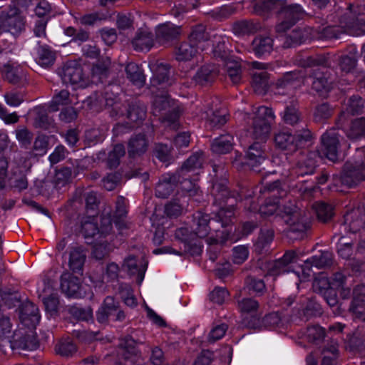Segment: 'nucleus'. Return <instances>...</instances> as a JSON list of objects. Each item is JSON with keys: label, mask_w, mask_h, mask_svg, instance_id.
I'll use <instances>...</instances> for the list:
<instances>
[{"label": "nucleus", "mask_w": 365, "mask_h": 365, "mask_svg": "<svg viewBox=\"0 0 365 365\" xmlns=\"http://www.w3.org/2000/svg\"><path fill=\"white\" fill-rule=\"evenodd\" d=\"M347 135L353 139L365 135V118L354 120L347 132Z\"/></svg>", "instance_id": "obj_45"}, {"label": "nucleus", "mask_w": 365, "mask_h": 365, "mask_svg": "<svg viewBox=\"0 0 365 365\" xmlns=\"http://www.w3.org/2000/svg\"><path fill=\"white\" fill-rule=\"evenodd\" d=\"M322 152L332 162L338 160L340 147L339 135L335 129L327 130L321 137Z\"/></svg>", "instance_id": "obj_11"}, {"label": "nucleus", "mask_w": 365, "mask_h": 365, "mask_svg": "<svg viewBox=\"0 0 365 365\" xmlns=\"http://www.w3.org/2000/svg\"><path fill=\"white\" fill-rule=\"evenodd\" d=\"M311 138V132L308 129H303L294 135L282 131L275 135L274 143L279 148L292 152L304 143L309 141Z\"/></svg>", "instance_id": "obj_7"}, {"label": "nucleus", "mask_w": 365, "mask_h": 365, "mask_svg": "<svg viewBox=\"0 0 365 365\" xmlns=\"http://www.w3.org/2000/svg\"><path fill=\"white\" fill-rule=\"evenodd\" d=\"M146 115V108L143 104L135 103L129 106L127 111V118L132 123L142 122Z\"/></svg>", "instance_id": "obj_37"}, {"label": "nucleus", "mask_w": 365, "mask_h": 365, "mask_svg": "<svg viewBox=\"0 0 365 365\" xmlns=\"http://www.w3.org/2000/svg\"><path fill=\"white\" fill-rule=\"evenodd\" d=\"M274 232L272 230H263L261 231L260 235L256 243L257 248L260 250L264 248L273 240Z\"/></svg>", "instance_id": "obj_64"}, {"label": "nucleus", "mask_w": 365, "mask_h": 365, "mask_svg": "<svg viewBox=\"0 0 365 365\" xmlns=\"http://www.w3.org/2000/svg\"><path fill=\"white\" fill-rule=\"evenodd\" d=\"M296 253L294 251L285 252L283 257L274 262L269 269L271 275L277 276L290 271V264L295 261Z\"/></svg>", "instance_id": "obj_21"}, {"label": "nucleus", "mask_w": 365, "mask_h": 365, "mask_svg": "<svg viewBox=\"0 0 365 365\" xmlns=\"http://www.w3.org/2000/svg\"><path fill=\"white\" fill-rule=\"evenodd\" d=\"M327 26L322 28L317 36L319 39L338 38L341 34L347 32L351 35L365 34V8L351 6L345 11L339 9L336 14L327 16Z\"/></svg>", "instance_id": "obj_1"}, {"label": "nucleus", "mask_w": 365, "mask_h": 365, "mask_svg": "<svg viewBox=\"0 0 365 365\" xmlns=\"http://www.w3.org/2000/svg\"><path fill=\"white\" fill-rule=\"evenodd\" d=\"M331 287L330 281L324 276H319L313 282L312 288L315 292L322 294Z\"/></svg>", "instance_id": "obj_59"}, {"label": "nucleus", "mask_w": 365, "mask_h": 365, "mask_svg": "<svg viewBox=\"0 0 365 365\" xmlns=\"http://www.w3.org/2000/svg\"><path fill=\"white\" fill-rule=\"evenodd\" d=\"M3 77L12 84H18L26 80V73L23 68L16 62H8L1 68Z\"/></svg>", "instance_id": "obj_17"}, {"label": "nucleus", "mask_w": 365, "mask_h": 365, "mask_svg": "<svg viewBox=\"0 0 365 365\" xmlns=\"http://www.w3.org/2000/svg\"><path fill=\"white\" fill-rule=\"evenodd\" d=\"M217 74L218 70L215 65H205L197 71L193 79L196 83L204 85L213 81Z\"/></svg>", "instance_id": "obj_30"}, {"label": "nucleus", "mask_w": 365, "mask_h": 365, "mask_svg": "<svg viewBox=\"0 0 365 365\" xmlns=\"http://www.w3.org/2000/svg\"><path fill=\"white\" fill-rule=\"evenodd\" d=\"M132 45L136 51H149L154 45V40L150 32L139 30L132 41Z\"/></svg>", "instance_id": "obj_24"}, {"label": "nucleus", "mask_w": 365, "mask_h": 365, "mask_svg": "<svg viewBox=\"0 0 365 365\" xmlns=\"http://www.w3.org/2000/svg\"><path fill=\"white\" fill-rule=\"evenodd\" d=\"M333 255L331 252L324 251L319 255H315L306 261L307 264L318 268L329 267L332 263Z\"/></svg>", "instance_id": "obj_41"}, {"label": "nucleus", "mask_w": 365, "mask_h": 365, "mask_svg": "<svg viewBox=\"0 0 365 365\" xmlns=\"http://www.w3.org/2000/svg\"><path fill=\"white\" fill-rule=\"evenodd\" d=\"M203 158L202 153H195L190 156L182 166L180 173L184 175L186 172L194 171L201 167Z\"/></svg>", "instance_id": "obj_48"}, {"label": "nucleus", "mask_w": 365, "mask_h": 365, "mask_svg": "<svg viewBox=\"0 0 365 365\" xmlns=\"http://www.w3.org/2000/svg\"><path fill=\"white\" fill-rule=\"evenodd\" d=\"M365 180V163L355 165L346 163L341 177V183L349 187L357 185Z\"/></svg>", "instance_id": "obj_12"}, {"label": "nucleus", "mask_w": 365, "mask_h": 365, "mask_svg": "<svg viewBox=\"0 0 365 365\" xmlns=\"http://www.w3.org/2000/svg\"><path fill=\"white\" fill-rule=\"evenodd\" d=\"M86 260V255L79 247H71L69 254L68 265L74 272H80Z\"/></svg>", "instance_id": "obj_32"}, {"label": "nucleus", "mask_w": 365, "mask_h": 365, "mask_svg": "<svg viewBox=\"0 0 365 365\" xmlns=\"http://www.w3.org/2000/svg\"><path fill=\"white\" fill-rule=\"evenodd\" d=\"M38 63L43 66H48L54 63L55 53L46 46H41L38 51Z\"/></svg>", "instance_id": "obj_44"}, {"label": "nucleus", "mask_w": 365, "mask_h": 365, "mask_svg": "<svg viewBox=\"0 0 365 365\" xmlns=\"http://www.w3.org/2000/svg\"><path fill=\"white\" fill-rule=\"evenodd\" d=\"M213 53L215 57L220 58L224 62L226 73L233 84H238L242 81V68L240 59L231 55L225 49V41H219L215 46Z\"/></svg>", "instance_id": "obj_6"}, {"label": "nucleus", "mask_w": 365, "mask_h": 365, "mask_svg": "<svg viewBox=\"0 0 365 365\" xmlns=\"http://www.w3.org/2000/svg\"><path fill=\"white\" fill-rule=\"evenodd\" d=\"M238 308L243 314H255L258 308L259 303L252 298H243L238 301Z\"/></svg>", "instance_id": "obj_51"}, {"label": "nucleus", "mask_w": 365, "mask_h": 365, "mask_svg": "<svg viewBox=\"0 0 365 365\" xmlns=\"http://www.w3.org/2000/svg\"><path fill=\"white\" fill-rule=\"evenodd\" d=\"M233 138L229 134L222 135L214 140L212 143V150L218 154H225L230 152L232 148Z\"/></svg>", "instance_id": "obj_33"}, {"label": "nucleus", "mask_w": 365, "mask_h": 365, "mask_svg": "<svg viewBox=\"0 0 365 365\" xmlns=\"http://www.w3.org/2000/svg\"><path fill=\"white\" fill-rule=\"evenodd\" d=\"M332 109L329 104L324 103L318 105L314 113L315 121L321 122L329 118L332 115Z\"/></svg>", "instance_id": "obj_55"}, {"label": "nucleus", "mask_w": 365, "mask_h": 365, "mask_svg": "<svg viewBox=\"0 0 365 365\" xmlns=\"http://www.w3.org/2000/svg\"><path fill=\"white\" fill-rule=\"evenodd\" d=\"M316 153H310L308 155L307 160L303 163H300L297 168L296 173L299 175L314 173L315 168L317 166V161L314 160V157H316Z\"/></svg>", "instance_id": "obj_43"}, {"label": "nucleus", "mask_w": 365, "mask_h": 365, "mask_svg": "<svg viewBox=\"0 0 365 365\" xmlns=\"http://www.w3.org/2000/svg\"><path fill=\"white\" fill-rule=\"evenodd\" d=\"M365 285H357L353 290V300L349 311L359 319L365 320Z\"/></svg>", "instance_id": "obj_16"}, {"label": "nucleus", "mask_w": 365, "mask_h": 365, "mask_svg": "<svg viewBox=\"0 0 365 365\" xmlns=\"http://www.w3.org/2000/svg\"><path fill=\"white\" fill-rule=\"evenodd\" d=\"M284 212L287 216L285 222L290 225L288 231L289 236L292 237V234H297L295 238L301 237L309 227L308 217H304L297 207L285 210Z\"/></svg>", "instance_id": "obj_9"}, {"label": "nucleus", "mask_w": 365, "mask_h": 365, "mask_svg": "<svg viewBox=\"0 0 365 365\" xmlns=\"http://www.w3.org/2000/svg\"><path fill=\"white\" fill-rule=\"evenodd\" d=\"M198 48L190 40L183 42L176 51V58L178 61H190L197 53Z\"/></svg>", "instance_id": "obj_34"}, {"label": "nucleus", "mask_w": 365, "mask_h": 365, "mask_svg": "<svg viewBox=\"0 0 365 365\" xmlns=\"http://www.w3.org/2000/svg\"><path fill=\"white\" fill-rule=\"evenodd\" d=\"M148 142L145 135L138 134L133 136L128 142V154L130 157L140 155L145 153Z\"/></svg>", "instance_id": "obj_27"}, {"label": "nucleus", "mask_w": 365, "mask_h": 365, "mask_svg": "<svg viewBox=\"0 0 365 365\" xmlns=\"http://www.w3.org/2000/svg\"><path fill=\"white\" fill-rule=\"evenodd\" d=\"M207 122L211 127L220 128L227 122L225 113L220 110L207 113Z\"/></svg>", "instance_id": "obj_56"}, {"label": "nucleus", "mask_w": 365, "mask_h": 365, "mask_svg": "<svg viewBox=\"0 0 365 365\" xmlns=\"http://www.w3.org/2000/svg\"><path fill=\"white\" fill-rule=\"evenodd\" d=\"M324 336V329L318 325H314L307 328L306 336L309 341L318 344L322 341Z\"/></svg>", "instance_id": "obj_52"}, {"label": "nucleus", "mask_w": 365, "mask_h": 365, "mask_svg": "<svg viewBox=\"0 0 365 365\" xmlns=\"http://www.w3.org/2000/svg\"><path fill=\"white\" fill-rule=\"evenodd\" d=\"M284 121L289 125H296L300 120L298 110L294 107H287L283 113Z\"/></svg>", "instance_id": "obj_62"}, {"label": "nucleus", "mask_w": 365, "mask_h": 365, "mask_svg": "<svg viewBox=\"0 0 365 365\" xmlns=\"http://www.w3.org/2000/svg\"><path fill=\"white\" fill-rule=\"evenodd\" d=\"M118 309V302L115 301L113 297L108 296L105 298L103 304L96 314L99 322H106L108 317L113 316Z\"/></svg>", "instance_id": "obj_23"}, {"label": "nucleus", "mask_w": 365, "mask_h": 365, "mask_svg": "<svg viewBox=\"0 0 365 365\" xmlns=\"http://www.w3.org/2000/svg\"><path fill=\"white\" fill-rule=\"evenodd\" d=\"M127 78L135 86L141 87L145 83V77L138 66L135 63H129L125 67Z\"/></svg>", "instance_id": "obj_38"}, {"label": "nucleus", "mask_w": 365, "mask_h": 365, "mask_svg": "<svg viewBox=\"0 0 365 365\" xmlns=\"http://www.w3.org/2000/svg\"><path fill=\"white\" fill-rule=\"evenodd\" d=\"M125 153V147L122 144H117L109 153L107 164L110 168H116L120 163V158Z\"/></svg>", "instance_id": "obj_46"}, {"label": "nucleus", "mask_w": 365, "mask_h": 365, "mask_svg": "<svg viewBox=\"0 0 365 365\" xmlns=\"http://www.w3.org/2000/svg\"><path fill=\"white\" fill-rule=\"evenodd\" d=\"M19 318L24 325L34 329L40 320L38 307L31 302H25L21 307Z\"/></svg>", "instance_id": "obj_15"}, {"label": "nucleus", "mask_w": 365, "mask_h": 365, "mask_svg": "<svg viewBox=\"0 0 365 365\" xmlns=\"http://www.w3.org/2000/svg\"><path fill=\"white\" fill-rule=\"evenodd\" d=\"M25 26L24 18L14 6H10L9 11H1L0 31H8L16 35L21 33Z\"/></svg>", "instance_id": "obj_8"}, {"label": "nucleus", "mask_w": 365, "mask_h": 365, "mask_svg": "<svg viewBox=\"0 0 365 365\" xmlns=\"http://www.w3.org/2000/svg\"><path fill=\"white\" fill-rule=\"evenodd\" d=\"M61 289L68 297L80 298L82 297L79 279L70 273L65 272L61 275Z\"/></svg>", "instance_id": "obj_14"}, {"label": "nucleus", "mask_w": 365, "mask_h": 365, "mask_svg": "<svg viewBox=\"0 0 365 365\" xmlns=\"http://www.w3.org/2000/svg\"><path fill=\"white\" fill-rule=\"evenodd\" d=\"M317 217L322 222H327L332 217V207L324 202H316L312 206Z\"/></svg>", "instance_id": "obj_50"}, {"label": "nucleus", "mask_w": 365, "mask_h": 365, "mask_svg": "<svg viewBox=\"0 0 365 365\" xmlns=\"http://www.w3.org/2000/svg\"><path fill=\"white\" fill-rule=\"evenodd\" d=\"M153 72L151 78V85L153 87L167 83L169 81L170 68L168 64L163 63H155L150 66Z\"/></svg>", "instance_id": "obj_22"}, {"label": "nucleus", "mask_w": 365, "mask_h": 365, "mask_svg": "<svg viewBox=\"0 0 365 365\" xmlns=\"http://www.w3.org/2000/svg\"><path fill=\"white\" fill-rule=\"evenodd\" d=\"M254 9L259 14L279 9V19L282 21L276 26V31L279 33L286 31L304 15V11L299 5L287 6L286 1L282 0H255Z\"/></svg>", "instance_id": "obj_2"}, {"label": "nucleus", "mask_w": 365, "mask_h": 365, "mask_svg": "<svg viewBox=\"0 0 365 365\" xmlns=\"http://www.w3.org/2000/svg\"><path fill=\"white\" fill-rule=\"evenodd\" d=\"M322 365H336L339 356L338 344L336 341L324 347L322 351Z\"/></svg>", "instance_id": "obj_36"}, {"label": "nucleus", "mask_w": 365, "mask_h": 365, "mask_svg": "<svg viewBox=\"0 0 365 365\" xmlns=\"http://www.w3.org/2000/svg\"><path fill=\"white\" fill-rule=\"evenodd\" d=\"M55 350L61 356L68 357L76 352V346L73 342L66 340L56 344Z\"/></svg>", "instance_id": "obj_53"}, {"label": "nucleus", "mask_w": 365, "mask_h": 365, "mask_svg": "<svg viewBox=\"0 0 365 365\" xmlns=\"http://www.w3.org/2000/svg\"><path fill=\"white\" fill-rule=\"evenodd\" d=\"M252 86L256 93L264 94L269 86L267 65L257 61L251 63Z\"/></svg>", "instance_id": "obj_10"}, {"label": "nucleus", "mask_w": 365, "mask_h": 365, "mask_svg": "<svg viewBox=\"0 0 365 365\" xmlns=\"http://www.w3.org/2000/svg\"><path fill=\"white\" fill-rule=\"evenodd\" d=\"M189 40L199 48L204 49V47L200 44L208 40V35L205 33V26L198 25L194 28L190 35Z\"/></svg>", "instance_id": "obj_47"}, {"label": "nucleus", "mask_w": 365, "mask_h": 365, "mask_svg": "<svg viewBox=\"0 0 365 365\" xmlns=\"http://www.w3.org/2000/svg\"><path fill=\"white\" fill-rule=\"evenodd\" d=\"M344 218L342 227L346 232L355 233L359 231L364 225L363 220L360 217V212L358 210L347 212Z\"/></svg>", "instance_id": "obj_28"}, {"label": "nucleus", "mask_w": 365, "mask_h": 365, "mask_svg": "<svg viewBox=\"0 0 365 365\" xmlns=\"http://www.w3.org/2000/svg\"><path fill=\"white\" fill-rule=\"evenodd\" d=\"M306 36L302 29H294L292 34H289L285 41L287 46H292L294 45L300 44L305 41Z\"/></svg>", "instance_id": "obj_60"}, {"label": "nucleus", "mask_w": 365, "mask_h": 365, "mask_svg": "<svg viewBox=\"0 0 365 365\" xmlns=\"http://www.w3.org/2000/svg\"><path fill=\"white\" fill-rule=\"evenodd\" d=\"M148 262L142 259L140 262H138L135 257L129 256L125 259L123 267L131 275H137V281L140 284L145 276V272L147 269Z\"/></svg>", "instance_id": "obj_19"}, {"label": "nucleus", "mask_w": 365, "mask_h": 365, "mask_svg": "<svg viewBox=\"0 0 365 365\" xmlns=\"http://www.w3.org/2000/svg\"><path fill=\"white\" fill-rule=\"evenodd\" d=\"M364 107L362 98L358 96L351 97L347 103L346 111L342 112L340 116V120L345 117L346 113L352 115L359 113Z\"/></svg>", "instance_id": "obj_49"}, {"label": "nucleus", "mask_w": 365, "mask_h": 365, "mask_svg": "<svg viewBox=\"0 0 365 365\" xmlns=\"http://www.w3.org/2000/svg\"><path fill=\"white\" fill-rule=\"evenodd\" d=\"M18 348L23 350H34L38 347L37 339L32 330L26 332L25 334L14 339Z\"/></svg>", "instance_id": "obj_39"}, {"label": "nucleus", "mask_w": 365, "mask_h": 365, "mask_svg": "<svg viewBox=\"0 0 365 365\" xmlns=\"http://www.w3.org/2000/svg\"><path fill=\"white\" fill-rule=\"evenodd\" d=\"M179 175L167 174L162 177L155 187V195L158 197H168L178 186Z\"/></svg>", "instance_id": "obj_18"}, {"label": "nucleus", "mask_w": 365, "mask_h": 365, "mask_svg": "<svg viewBox=\"0 0 365 365\" xmlns=\"http://www.w3.org/2000/svg\"><path fill=\"white\" fill-rule=\"evenodd\" d=\"M249 252L245 246H237L233 248L232 260L235 264H240L248 257Z\"/></svg>", "instance_id": "obj_61"}, {"label": "nucleus", "mask_w": 365, "mask_h": 365, "mask_svg": "<svg viewBox=\"0 0 365 365\" xmlns=\"http://www.w3.org/2000/svg\"><path fill=\"white\" fill-rule=\"evenodd\" d=\"M153 109L154 115H160L165 126L172 129L178 128L179 112L175 103L170 99L167 93L155 97Z\"/></svg>", "instance_id": "obj_5"}, {"label": "nucleus", "mask_w": 365, "mask_h": 365, "mask_svg": "<svg viewBox=\"0 0 365 365\" xmlns=\"http://www.w3.org/2000/svg\"><path fill=\"white\" fill-rule=\"evenodd\" d=\"M112 230V223L110 218L103 217L101 221V228L98 229L93 217H88L81 222V232L85 237H93L97 232H101L102 235L109 233Z\"/></svg>", "instance_id": "obj_13"}, {"label": "nucleus", "mask_w": 365, "mask_h": 365, "mask_svg": "<svg viewBox=\"0 0 365 365\" xmlns=\"http://www.w3.org/2000/svg\"><path fill=\"white\" fill-rule=\"evenodd\" d=\"M140 343L130 336H125L119 344V354L126 360H133L138 353L137 345Z\"/></svg>", "instance_id": "obj_26"}, {"label": "nucleus", "mask_w": 365, "mask_h": 365, "mask_svg": "<svg viewBox=\"0 0 365 365\" xmlns=\"http://www.w3.org/2000/svg\"><path fill=\"white\" fill-rule=\"evenodd\" d=\"M229 297V292L223 287H215L210 294L212 302L222 304Z\"/></svg>", "instance_id": "obj_63"}, {"label": "nucleus", "mask_w": 365, "mask_h": 365, "mask_svg": "<svg viewBox=\"0 0 365 365\" xmlns=\"http://www.w3.org/2000/svg\"><path fill=\"white\" fill-rule=\"evenodd\" d=\"M16 138L21 146L27 148L31 143L33 135L24 127L19 128L15 130Z\"/></svg>", "instance_id": "obj_58"}, {"label": "nucleus", "mask_w": 365, "mask_h": 365, "mask_svg": "<svg viewBox=\"0 0 365 365\" xmlns=\"http://www.w3.org/2000/svg\"><path fill=\"white\" fill-rule=\"evenodd\" d=\"M71 103L69 92L66 90H61L53 96L49 104V108L52 111H57L58 106H66Z\"/></svg>", "instance_id": "obj_42"}, {"label": "nucleus", "mask_w": 365, "mask_h": 365, "mask_svg": "<svg viewBox=\"0 0 365 365\" xmlns=\"http://www.w3.org/2000/svg\"><path fill=\"white\" fill-rule=\"evenodd\" d=\"M273 48V39L269 36L259 35L252 43V49L257 56L269 53Z\"/></svg>", "instance_id": "obj_25"}, {"label": "nucleus", "mask_w": 365, "mask_h": 365, "mask_svg": "<svg viewBox=\"0 0 365 365\" xmlns=\"http://www.w3.org/2000/svg\"><path fill=\"white\" fill-rule=\"evenodd\" d=\"M328 76L323 72H315L312 88L323 95L327 93L331 88V83L329 81Z\"/></svg>", "instance_id": "obj_35"}, {"label": "nucleus", "mask_w": 365, "mask_h": 365, "mask_svg": "<svg viewBox=\"0 0 365 365\" xmlns=\"http://www.w3.org/2000/svg\"><path fill=\"white\" fill-rule=\"evenodd\" d=\"M263 142L257 141L252 144L247 152V163L252 168L264 160Z\"/></svg>", "instance_id": "obj_29"}, {"label": "nucleus", "mask_w": 365, "mask_h": 365, "mask_svg": "<svg viewBox=\"0 0 365 365\" xmlns=\"http://www.w3.org/2000/svg\"><path fill=\"white\" fill-rule=\"evenodd\" d=\"M210 217L207 214L202 212H197L193 216V229L196 235L199 237H205L209 233L210 227L208 223L210 222Z\"/></svg>", "instance_id": "obj_31"}, {"label": "nucleus", "mask_w": 365, "mask_h": 365, "mask_svg": "<svg viewBox=\"0 0 365 365\" xmlns=\"http://www.w3.org/2000/svg\"><path fill=\"white\" fill-rule=\"evenodd\" d=\"M113 247L106 241L100 242L93 246V255L97 259H101L108 255Z\"/></svg>", "instance_id": "obj_54"}, {"label": "nucleus", "mask_w": 365, "mask_h": 365, "mask_svg": "<svg viewBox=\"0 0 365 365\" xmlns=\"http://www.w3.org/2000/svg\"><path fill=\"white\" fill-rule=\"evenodd\" d=\"M18 336L16 331L14 330V325L11 319L6 316L0 317V339H15Z\"/></svg>", "instance_id": "obj_40"}, {"label": "nucleus", "mask_w": 365, "mask_h": 365, "mask_svg": "<svg viewBox=\"0 0 365 365\" xmlns=\"http://www.w3.org/2000/svg\"><path fill=\"white\" fill-rule=\"evenodd\" d=\"M299 77V73L296 72L286 73L282 78L277 80L276 85L278 88H294V83Z\"/></svg>", "instance_id": "obj_57"}, {"label": "nucleus", "mask_w": 365, "mask_h": 365, "mask_svg": "<svg viewBox=\"0 0 365 365\" xmlns=\"http://www.w3.org/2000/svg\"><path fill=\"white\" fill-rule=\"evenodd\" d=\"M245 115L252 138L264 143L270 135L272 126L275 120L272 109L267 106H259L253 111L252 115Z\"/></svg>", "instance_id": "obj_4"}, {"label": "nucleus", "mask_w": 365, "mask_h": 365, "mask_svg": "<svg viewBox=\"0 0 365 365\" xmlns=\"http://www.w3.org/2000/svg\"><path fill=\"white\" fill-rule=\"evenodd\" d=\"M181 34V28L169 22L158 26L155 31L157 40L165 43L177 38Z\"/></svg>", "instance_id": "obj_20"}, {"label": "nucleus", "mask_w": 365, "mask_h": 365, "mask_svg": "<svg viewBox=\"0 0 365 365\" xmlns=\"http://www.w3.org/2000/svg\"><path fill=\"white\" fill-rule=\"evenodd\" d=\"M106 76V68L98 64L92 68V78L88 74V69L79 62L71 61L67 62L62 71L61 78L66 84H70L75 88H83L91 83H98Z\"/></svg>", "instance_id": "obj_3"}]
</instances>
